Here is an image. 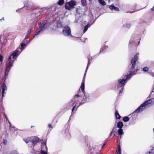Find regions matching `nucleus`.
I'll list each match as a JSON object with an SVG mask.
<instances>
[{"label":"nucleus","instance_id":"nucleus-6","mask_svg":"<svg viewBox=\"0 0 154 154\" xmlns=\"http://www.w3.org/2000/svg\"><path fill=\"white\" fill-rule=\"evenodd\" d=\"M22 52V50L20 49V47H18L15 51H14L12 54L10 56L11 58L13 59H16Z\"/></svg>","mask_w":154,"mask_h":154},{"label":"nucleus","instance_id":"nucleus-14","mask_svg":"<svg viewBox=\"0 0 154 154\" xmlns=\"http://www.w3.org/2000/svg\"><path fill=\"white\" fill-rule=\"evenodd\" d=\"M123 126V124L122 122L119 121L117 125V127L119 129H122Z\"/></svg>","mask_w":154,"mask_h":154},{"label":"nucleus","instance_id":"nucleus-10","mask_svg":"<svg viewBox=\"0 0 154 154\" xmlns=\"http://www.w3.org/2000/svg\"><path fill=\"white\" fill-rule=\"evenodd\" d=\"M38 137H32L31 138V141L34 145H35L38 141Z\"/></svg>","mask_w":154,"mask_h":154},{"label":"nucleus","instance_id":"nucleus-43","mask_svg":"<svg viewBox=\"0 0 154 154\" xmlns=\"http://www.w3.org/2000/svg\"><path fill=\"white\" fill-rule=\"evenodd\" d=\"M132 42L131 41V40L130 42H129V43H131Z\"/></svg>","mask_w":154,"mask_h":154},{"label":"nucleus","instance_id":"nucleus-33","mask_svg":"<svg viewBox=\"0 0 154 154\" xmlns=\"http://www.w3.org/2000/svg\"><path fill=\"white\" fill-rule=\"evenodd\" d=\"M46 10L45 8H43L42 9V11H40V12L41 13H42L44 12L45 11H46Z\"/></svg>","mask_w":154,"mask_h":154},{"label":"nucleus","instance_id":"nucleus-31","mask_svg":"<svg viewBox=\"0 0 154 154\" xmlns=\"http://www.w3.org/2000/svg\"><path fill=\"white\" fill-rule=\"evenodd\" d=\"M41 154H48L47 152L45 151H44L42 150H41Z\"/></svg>","mask_w":154,"mask_h":154},{"label":"nucleus","instance_id":"nucleus-34","mask_svg":"<svg viewBox=\"0 0 154 154\" xmlns=\"http://www.w3.org/2000/svg\"><path fill=\"white\" fill-rule=\"evenodd\" d=\"M4 115L6 119V120L8 121V122L9 123V124L11 125V123H10V122L8 120V119L7 118V115L6 114H4Z\"/></svg>","mask_w":154,"mask_h":154},{"label":"nucleus","instance_id":"nucleus-42","mask_svg":"<svg viewBox=\"0 0 154 154\" xmlns=\"http://www.w3.org/2000/svg\"><path fill=\"white\" fill-rule=\"evenodd\" d=\"M88 58H89V60H91V59H92V57H88Z\"/></svg>","mask_w":154,"mask_h":154},{"label":"nucleus","instance_id":"nucleus-15","mask_svg":"<svg viewBox=\"0 0 154 154\" xmlns=\"http://www.w3.org/2000/svg\"><path fill=\"white\" fill-rule=\"evenodd\" d=\"M146 154H154V147L146 152Z\"/></svg>","mask_w":154,"mask_h":154},{"label":"nucleus","instance_id":"nucleus-46","mask_svg":"<svg viewBox=\"0 0 154 154\" xmlns=\"http://www.w3.org/2000/svg\"><path fill=\"white\" fill-rule=\"evenodd\" d=\"M108 2H110V0H108Z\"/></svg>","mask_w":154,"mask_h":154},{"label":"nucleus","instance_id":"nucleus-40","mask_svg":"<svg viewBox=\"0 0 154 154\" xmlns=\"http://www.w3.org/2000/svg\"><path fill=\"white\" fill-rule=\"evenodd\" d=\"M151 10L152 11H154V6L151 8Z\"/></svg>","mask_w":154,"mask_h":154},{"label":"nucleus","instance_id":"nucleus-22","mask_svg":"<svg viewBox=\"0 0 154 154\" xmlns=\"http://www.w3.org/2000/svg\"><path fill=\"white\" fill-rule=\"evenodd\" d=\"M116 128V126H114L113 127L112 130L111 132H110V133L109 134L110 137H111L112 136V133H114L116 131V130H114V129L115 128Z\"/></svg>","mask_w":154,"mask_h":154},{"label":"nucleus","instance_id":"nucleus-35","mask_svg":"<svg viewBox=\"0 0 154 154\" xmlns=\"http://www.w3.org/2000/svg\"><path fill=\"white\" fill-rule=\"evenodd\" d=\"M148 68L147 67H145L143 68V70L146 72L148 71Z\"/></svg>","mask_w":154,"mask_h":154},{"label":"nucleus","instance_id":"nucleus-25","mask_svg":"<svg viewBox=\"0 0 154 154\" xmlns=\"http://www.w3.org/2000/svg\"><path fill=\"white\" fill-rule=\"evenodd\" d=\"M64 3V0H60L58 2V4L60 5H62Z\"/></svg>","mask_w":154,"mask_h":154},{"label":"nucleus","instance_id":"nucleus-9","mask_svg":"<svg viewBox=\"0 0 154 154\" xmlns=\"http://www.w3.org/2000/svg\"><path fill=\"white\" fill-rule=\"evenodd\" d=\"M80 97L79 94L75 95L73 98V99L71 101L70 103L71 105L72 106L74 104V103L78 100V98L79 97Z\"/></svg>","mask_w":154,"mask_h":154},{"label":"nucleus","instance_id":"nucleus-36","mask_svg":"<svg viewBox=\"0 0 154 154\" xmlns=\"http://www.w3.org/2000/svg\"><path fill=\"white\" fill-rule=\"evenodd\" d=\"M3 59V57L1 55H0V62L2 61Z\"/></svg>","mask_w":154,"mask_h":154},{"label":"nucleus","instance_id":"nucleus-16","mask_svg":"<svg viewBox=\"0 0 154 154\" xmlns=\"http://www.w3.org/2000/svg\"><path fill=\"white\" fill-rule=\"evenodd\" d=\"M32 29H33V28L31 27V28L29 30H28V31L27 33V35H26V36L25 38V39H26L29 36V35H30L31 32V31Z\"/></svg>","mask_w":154,"mask_h":154},{"label":"nucleus","instance_id":"nucleus-2","mask_svg":"<svg viewBox=\"0 0 154 154\" xmlns=\"http://www.w3.org/2000/svg\"><path fill=\"white\" fill-rule=\"evenodd\" d=\"M14 60L11 58V57H9L8 59L6 65V69L5 70V80L7 79L9 72L11 67L13 66Z\"/></svg>","mask_w":154,"mask_h":154},{"label":"nucleus","instance_id":"nucleus-30","mask_svg":"<svg viewBox=\"0 0 154 154\" xmlns=\"http://www.w3.org/2000/svg\"><path fill=\"white\" fill-rule=\"evenodd\" d=\"M10 154H19L18 152L16 150H13L12 151Z\"/></svg>","mask_w":154,"mask_h":154},{"label":"nucleus","instance_id":"nucleus-20","mask_svg":"<svg viewBox=\"0 0 154 154\" xmlns=\"http://www.w3.org/2000/svg\"><path fill=\"white\" fill-rule=\"evenodd\" d=\"M123 26L124 27L129 29L130 27L131 24L130 23H125L124 24Z\"/></svg>","mask_w":154,"mask_h":154},{"label":"nucleus","instance_id":"nucleus-39","mask_svg":"<svg viewBox=\"0 0 154 154\" xmlns=\"http://www.w3.org/2000/svg\"><path fill=\"white\" fill-rule=\"evenodd\" d=\"M41 16L39 15L37 17V19H40L41 18Z\"/></svg>","mask_w":154,"mask_h":154},{"label":"nucleus","instance_id":"nucleus-23","mask_svg":"<svg viewBox=\"0 0 154 154\" xmlns=\"http://www.w3.org/2000/svg\"><path fill=\"white\" fill-rule=\"evenodd\" d=\"M118 132L119 134L120 135H121L122 134H123V131L122 129H119L118 131Z\"/></svg>","mask_w":154,"mask_h":154},{"label":"nucleus","instance_id":"nucleus-45","mask_svg":"<svg viewBox=\"0 0 154 154\" xmlns=\"http://www.w3.org/2000/svg\"><path fill=\"white\" fill-rule=\"evenodd\" d=\"M104 145H105V144H104L103 145V146H102V147H103V146H104Z\"/></svg>","mask_w":154,"mask_h":154},{"label":"nucleus","instance_id":"nucleus-28","mask_svg":"<svg viewBox=\"0 0 154 154\" xmlns=\"http://www.w3.org/2000/svg\"><path fill=\"white\" fill-rule=\"evenodd\" d=\"M24 141L26 143H27L29 142H30L31 141V138H28L26 139H25L24 140Z\"/></svg>","mask_w":154,"mask_h":154},{"label":"nucleus","instance_id":"nucleus-27","mask_svg":"<svg viewBox=\"0 0 154 154\" xmlns=\"http://www.w3.org/2000/svg\"><path fill=\"white\" fill-rule=\"evenodd\" d=\"M25 44L24 43H22L20 45L21 47L20 48V49L22 50V51L24 49L23 47L25 46Z\"/></svg>","mask_w":154,"mask_h":154},{"label":"nucleus","instance_id":"nucleus-18","mask_svg":"<svg viewBox=\"0 0 154 154\" xmlns=\"http://www.w3.org/2000/svg\"><path fill=\"white\" fill-rule=\"evenodd\" d=\"M91 25H90L89 24H88L84 27V33H85L87 30L88 29V27H89Z\"/></svg>","mask_w":154,"mask_h":154},{"label":"nucleus","instance_id":"nucleus-47","mask_svg":"<svg viewBox=\"0 0 154 154\" xmlns=\"http://www.w3.org/2000/svg\"><path fill=\"white\" fill-rule=\"evenodd\" d=\"M12 127L13 128H15V127H14V126H13Z\"/></svg>","mask_w":154,"mask_h":154},{"label":"nucleus","instance_id":"nucleus-21","mask_svg":"<svg viewBox=\"0 0 154 154\" xmlns=\"http://www.w3.org/2000/svg\"><path fill=\"white\" fill-rule=\"evenodd\" d=\"M45 148L46 149H47V147L46 145V143L45 142L44 143H42V150H44V148Z\"/></svg>","mask_w":154,"mask_h":154},{"label":"nucleus","instance_id":"nucleus-17","mask_svg":"<svg viewBox=\"0 0 154 154\" xmlns=\"http://www.w3.org/2000/svg\"><path fill=\"white\" fill-rule=\"evenodd\" d=\"M98 2L103 6H104L106 5V3L103 0H99Z\"/></svg>","mask_w":154,"mask_h":154},{"label":"nucleus","instance_id":"nucleus-32","mask_svg":"<svg viewBox=\"0 0 154 154\" xmlns=\"http://www.w3.org/2000/svg\"><path fill=\"white\" fill-rule=\"evenodd\" d=\"M57 26L58 27L60 28L62 26V24L61 23H57Z\"/></svg>","mask_w":154,"mask_h":154},{"label":"nucleus","instance_id":"nucleus-3","mask_svg":"<svg viewBox=\"0 0 154 154\" xmlns=\"http://www.w3.org/2000/svg\"><path fill=\"white\" fill-rule=\"evenodd\" d=\"M154 103V99H152L147 100L143 103L137 109L134 111L139 112L141 111L143 109H145L146 106H149Z\"/></svg>","mask_w":154,"mask_h":154},{"label":"nucleus","instance_id":"nucleus-13","mask_svg":"<svg viewBox=\"0 0 154 154\" xmlns=\"http://www.w3.org/2000/svg\"><path fill=\"white\" fill-rule=\"evenodd\" d=\"M109 8L112 10H115L116 11H119V9L118 8L115 7L114 5H110L109 7Z\"/></svg>","mask_w":154,"mask_h":154},{"label":"nucleus","instance_id":"nucleus-49","mask_svg":"<svg viewBox=\"0 0 154 154\" xmlns=\"http://www.w3.org/2000/svg\"><path fill=\"white\" fill-rule=\"evenodd\" d=\"M89 0L90 1H91V0Z\"/></svg>","mask_w":154,"mask_h":154},{"label":"nucleus","instance_id":"nucleus-24","mask_svg":"<svg viewBox=\"0 0 154 154\" xmlns=\"http://www.w3.org/2000/svg\"><path fill=\"white\" fill-rule=\"evenodd\" d=\"M81 3L83 6H86L87 5L86 0H81Z\"/></svg>","mask_w":154,"mask_h":154},{"label":"nucleus","instance_id":"nucleus-8","mask_svg":"<svg viewBox=\"0 0 154 154\" xmlns=\"http://www.w3.org/2000/svg\"><path fill=\"white\" fill-rule=\"evenodd\" d=\"M76 2L73 1H71L66 3L65 7L66 9L70 10L76 5Z\"/></svg>","mask_w":154,"mask_h":154},{"label":"nucleus","instance_id":"nucleus-26","mask_svg":"<svg viewBox=\"0 0 154 154\" xmlns=\"http://www.w3.org/2000/svg\"><path fill=\"white\" fill-rule=\"evenodd\" d=\"M129 120V118L128 117H125L123 119V121L124 122H127Z\"/></svg>","mask_w":154,"mask_h":154},{"label":"nucleus","instance_id":"nucleus-44","mask_svg":"<svg viewBox=\"0 0 154 154\" xmlns=\"http://www.w3.org/2000/svg\"><path fill=\"white\" fill-rule=\"evenodd\" d=\"M116 128H115L114 129V130H117Z\"/></svg>","mask_w":154,"mask_h":154},{"label":"nucleus","instance_id":"nucleus-11","mask_svg":"<svg viewBox=\"0 0 154 154\" xmlns=\"http://www.w3.org/2000/svg\"><path fill=\"white\" fill-rule=\"evenodd\" d=\"M7 88L6 85L5 84L3 83L2 86V96H4V94L5 93V91L7 90Z\"/></svg>","mask_w":154,"mask_h":154},{"label":"nucleus","instance_id":"nucleus-1","mask_svg":"<svg viewBox=\"0 0 154 154\" xmlns=\"http://www.w3.org/2000/svg\"><path fill=\"white\" fill-rule=\"evenodd\" d=\"M139 54V53H137L134 56V57L131 59V65L129 66L131 67L130 69L129 70V74L127 75L126 79H123L119 80L118 84L117 85V88L119 91V94L121 93L122 91H123L125 83L127 81V79H130L131 78V75L134 71V68L135 65V63L138 59Z\"/></svg>","mask_w":154,"mask_h":154},{"label":"nucleus","instance_id":"nucleus-38","mask_svg":"<svg viewBox=\"0 0 154 154\" xmlns=\"http://www.w3.org/2000/svg\"><path fill=\"white\" fill-rule=\"evenodd\" d=\"M75 106H74L73 107V108H72V112L75 109Z\"/></svg>","mask_w":154,"mask_h":154},{"label":"nucleus","instance_id":"nucleus-19","mask_svg":"<svg viewBox=\"0 0 154 154\" xmlns=\"http://www.w3.org/2000/svg\"><path fill=\"white\" fill-rule=\"evenodd\" d=\"M115 115L117 119H120V116L118 112L116 110L115 112Z\"/></svg>","mask_w":154,"mask_h":154},{"label":"nucleus","instance_id":"nucleus-4","mask_svg":"<svg viewBox=\"0 0 154 154\" xmlns=\"http://www.w3.org/2000/svg\"><path fill=\"white\" fill-rule=\"evenodd\" d=\"M47 20H45L43 21L42 24L41 23H39V25L40 26L36 30L35 34L33 36V38H34L36 35L39 34L43 30L47 27Z\"/></svg>","mask_w":154,"mask_h":154},{"label":"nucleus","instance_id":"nucleus-12","mask_svg":"<svg viewBox=\"0 0 154 154\" xmlns=\"http://www.w3.org/2000/svg\"><path fill=\"white\" fill-rule=\"evenodd\" d=\"M25 6H26L29 9H32V7L33 5V4L31 2H28V5H27L26 4H24Z\"/></svg>","mask_w":154,"mask_h":154},{"label":"nucleus","instance_id":"nucleus-41","mask_svg":"<svg viewBox=\"0 0 154 154\" xmlns=\"http://www.w3.org/2000/svg\"><path fill=\"white\" fill-rule=\"evenodd\" d=\"M48 126L49 127H51L52 128H53L52 127H51V125L50 124H48Z\"/></svg>","mask_w":154,"mask_h":154},{"label":"nucleus","instance_id":"nucleus-29","mask_svg":"<svg viewBox=\"0 0 154 154\" xmlns=\"http://www.w3.org/2000/svg\"><path fill=\"white\" fill-rule=\"evenodd\" d=\"M117 154H121V147L119 146H118Z\"/></svg>","mask_w":154,"mask_h":154},{"label":"nucleus","instance_id":"nucleus-5","mask_svg":"<svg viewBox=\"0 0 154 154\" xmlns=\"http://www.w3.org/2000/svg\"><path fill=\"white\" fill-rule=\"evenodd\" d=\"M88 63L87 66L86 67V69L85 71V72L84 74L83 79L82 80L81 85V90H82L83 92H84V89H85V78L86 73L87 71V69L88 68V66L91 63V60H89V58H88Z\"/></svg>","mask_w":154,"mask_h":154},{"label":"nucleus","instance_id":"nucleus-48","mask_svg":"<svg viewBox=\"0 0 154 154\" xmlns=\"http://www.w3.org/2000/svg\"><path fill=\"white\" fill-rule=\"evenodd\" d=\"M153 131L154 132V128L153 129Z\"/></svg>","mask_w":154,"mask_h":154},{"label":"nucleus","instance_id":"nucleus-37","mask_svg":"<svg viewBox=\"0 0 154 154\" xmlns=\"http://www.w3.org/2000/svg\"><path fill=\"white\" fill-rule=\"evenodd\" d=\"M106 47H103L102 48V49H101L100 51V52H101V51H103V50Z\"/></svg>","mask_w":154,"mask_h":154},{"label":"nucleus","instance_id":"nucleus-7","mask_svg":"<svg viewBox=\"0 0 154 154\" xmlns=\"http://www.w3.org/2000/svg\"><path fill=\"white\" fill-rule=\"evenodd\" d=\"M62 32L64 35L65 36H70L72 37L71 34V30L68 26H65L64 27Z\"/></svg>","mask_w":154,"mask_h":154}]
</instances>
